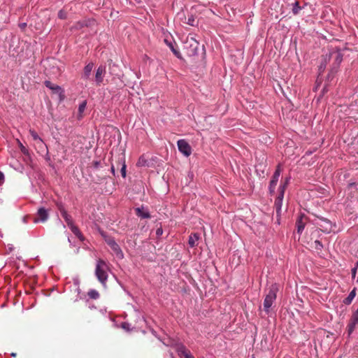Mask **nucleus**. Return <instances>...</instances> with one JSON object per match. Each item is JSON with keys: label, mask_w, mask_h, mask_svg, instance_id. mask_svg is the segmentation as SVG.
Here are the masks:
<instances>
[{"label": "nucleus", "mask_w": 358, "mask_h": 358, "mask_svg": "<svg viewBox=\"0 0 358 358\" xmlns=\"http://www.w3.org/2000/svg\"><path fill=\"white\" fill-rule=\"evenodd\" d=\"M108 271L109 266L106 261L101 259L96 260L94 274L98 280L103 287L106 286V282L108 278Z\"/></svg>", "instance_id": "nucleus-1"}, {"label": "nucleus", "mask_w": 358, "mask_h": 358, "mask_svg": "<svg viewBox=\"0 0 358 358\" xmlns=\"http://www.w3.org/2000/svg\"><path fill=\"white\" fill-rule=\"evenodd\" d=\"M280 285L278 283L272 284L269 288L264 300V310L266 313L270 311V308L272 306L273 302L277 297V293L279 291Z\"/></svg>", "instance_id": "nucleus-2"}, {"label": "nucleus", "mask_w": 358, "mask_h": 358, "mask_svg": "<svg viewBox=\"0 0 358 358\" xmlns=\"http://www.w3.org/2000/svg\"><path fill=\"white\" fill-rule=\"evenodd\" d=\"M280 173H281V169H280V165L279 164L277 166L275 171H274V173L271 177V179L270 180V182H269L268 191H269L270 194H271V195L275 193V187L278 182L279 178L280 176Z\"/></svg>", "instance_id": "nucleus-3"}, {"label": "nucleus", "mask_w": 358, "mask_h": 358, "mask_svg": "<svg viewBox=\"0 0 358 358\" xmlns=\"http://www.w3.org/2000/svg\"><path fill=\"white\" fill-rule=\"evenodd\" d=\"M317 224L322 228L323 232L329 234L332 231L334 225L329 220L322 216H317Z\"/></svg>", "instance_id": "nucleus-4"}, {"label": "nucleus", "mask_w": 358, "mask_h": 358, "mask_svg": "<svg viewBox=\"0 0 358 358\" xmlns=\"http://www.w3.org/2000/svg\"><path fill=\"white\" fill-rule=\"evenodd\" d=\"M178 150L185 157H189L192 154V148L185 139H180L177 142Z\"/></svg>", "instance_id": "nucleus-5"}, {"label": "nucleus", "mask_w": 358, "mask_h": 358, "mask_svg": "<svg viewBox=\"0 0 358 358\" xmlns=\"http://www.w3.org/2000/svg\"><path fill=\"white\" fill-rule=\"evenodd\" d=\"M176 351L180 358H194L190 351L182 343L176 345Z\"/></svg>", "instance_id": "nucleus-6"}, {"label": "nucleus", "mask_w": 358, "mask_h": 358, "mask_svg": "<svg viewBox=\"0 0 358 358\" xmlns=\"http://www.w3.org/2000/svg\"><path fill=\"white\" fill-rule=\"evenodd\" d=\"M48 217L49 214L48 210L45 208L41 207L37 211L36 217L34 219V222H45L48 220Z\"/></svg>", "instance_id": "nucleus-7"}, {"label": "nucleus", "mask_w": 358, "mask_h": 358, "mask_svg": "<svg viewBox=\"0 0 358 358\" xmlns=\"http://www.w3.org/2000/svg\"><path fill=\"white\" fill-rule=\"evenodd\" d=\"M94 20L93 19H84L76 22L72 26V29L80 30L84 27H91L94 24Z\"/></svg>", "instance_id": "nucleus-8"}, {"label": "nucleus", "mask_w": 358, "mask_h": 358, "mask_svg": "<svg viewBox=\"0 0 358 358\" xmlns=\"http://www.w3.org/2000/svg\"><path fill=\"white\" fill-rule=\"evenodd\" d=\"M57 207L61 213L62 217L67 224L68 227H69L70 226L73 224L71 216L67 213L62 203H58Z\"/></svg>", "instance_id": "nucleus-9"}, {"label": "nucleus", "mask_w": 358, "mask_h": 358, "mask_svg": "<svg viewBox=\"0 0 358 358\" xmlns=\"http://www.w3.org/2000/svg\"><path fill=\"white\" fill-rule=\"evenodd\" d=\"M106 74V66L100 65L96 70L95 73V81L97 85H100L103 80L104 76Z\"/></svg>", "instance_id": "nucleus-10"}, {"label": "nucleus", "mask_w": 358, "mask_h": 358, "mask_svg": "<svg viewBox=\"0 0 358 358\" xmlns=\"http://www.w3.org/2000/svg\"><path fill=\"white\" fill-rule=\"evenodd\" d=\"M136 214L142 219H149L151 217L150 213L147 207L141 206L135 209Z\"/></svg>", "instance_id": "nucleus-11"}, {"label": "nucleus", "mask_w": 358, "mask_h": 358, "mask_svg": "<svg viewBox=\"0 0 358 358\" xmlns=\"http://www.w3.org/2000/svg\"><path fill=\"white\" fill-rule=\"evenodd\" d=\"M164 43L167 45L168 47L171 49L173 55L178 59H182V57L180 52V51L176 48V43L174 41H170L167 38L164 39Z\"/></svg>", "instance_id": "nucleus-12"}, {"label": "nucleus", "mask_w": 358, "mask_h": 358, "mask_svg": "<svg viewBox=\"0 0 358 358\" xmlns=\"http://www.w3.org/2000/svg\"><path fill=\"white\" fill-rule=\"evenodd\" d=\"M304 219H306V217L303 214H300L296 221V226L297 228V233L301 234L306 226V222L303 221Z\"/></svg>", "instance_id": "nucleus-13"}, {"label": "nucleus", "mask_w": 358, "mask_h": 358, "mask_svg": "<svg viewBox=\"0 0 358 358\" xmlns=\"http://www.w3.org/2000/svg\"><path fill=\"white\" fill-rule=\"evenodd\" d=\"M93 68H94V63L93 62L88 63L84 67L83 73L82 75V78L84 80L90 79Z\"/></svg>", "instance_id": "nucleus-14"}, {"label": "nucleus", "mask_w": 358, "mask_h": 358, "mask_svg": "<svg viewBox=\"0 0 358 358\" xmlns=\"http://www.w3.org/2000/svg\"><path fill=\"white\" fill-rule=\"evenodd\" d=\"M190 50L188 52L189 56L196 55L198 54L199 43L193 38L190 39Z\"/></svg>", "instance_id": "nucleus-15"}, {"label": "nucleus", "mask_w": 358, "mask_h": 358, "mask_svg": "<svg viewBox=\"0 0 358 358\" xmlns=\"http://www.w3.org/2000/svg\"><path fill=\"white\" fill-rule=\"evenodd\" d=\"M44 85H45L46 87H48V89L52 90L53 92H55L56 93L62 94L64 92L62 88L60 86L52 83L50 80H45L44 82Z\"/></svg>", "instance_id": "nucleus-16"}, {"label": "nucleus", "mask_w": 358, "mask_h": 358, "mask_svg": "<svg viewBox=\"0 0 358 358\" xmlns=\"http://www.w3.org/2000/svg\"><path fill=\"white\" fill-rule=\"evenodd\" d=\"M283 199H284V196H282V194H281V195H278V196L276 197V199L275 200L274 207L275 208L277 214H280L281 212Z\"/></svg>", "instance_id": "nucleus-17"}, {"label": "nucleus", "mask_w": 358, "mask_h": 358, "mask_svg": "<svg viewBox=\"0 0 358 358\" xmlns=\"http://www.w3.org/2000/svg\"><path fill=\"white\" fill-rule=\"evenodd\" d=\"M110 248L117 258L120 259H122L124 258V253L117 243H115Z\"/></svg>", "instance_id": "nucleus-18"}, {"label": "nucleus", "mask_w": 358, "mask_h": 358, "mask_svg": "<svg viewBox=\"0 0 358 358\" xmlns=\"http://www.w3.org/2000/svg\"><path fill=\"white\" fill-rule=\"evenodd\" d=\"M199 238V236L198 234H192L189 236V239H188V244L189 245L190 248H194L196 245V242L198 241Z\"/></svg>", "instance_id": "nucleus-19"}, {"label": "nucleus", "mask_w": 358, "mask_h": 358, "mask_svg": "<svg viewBox=\"0 0 358 358\" xmlns=\"http://www.w3.org/2000/svg\"><path fill=\"white\" fill-rule=\"evenodd\" d=\"M69 228L71 229L72 233L75 234L80 241H83L84 240V237L80 231L78 227H76L74 224L70 226Z\"/></svg>", "instance_id": "nucleus-20"}, {"label": "nucleus", "mask_w": 358, "mask_h": 358, "mask_svg": "<svg viewBox=\"0 0 358 358\" xmlns=\"http://www.w3.org/2000/svg\"><path fill=\"white\" fill-rule=\"evenodd\" d=\"M356 290L357 289L356 288H354L348 294V296L343 300V303L345 304V305H350L352 300L354 299V298L356 296Z\"/></svg>", "instance_id": "nucleus-21"}, {"label": "nucleus", "mask_w": 358, "mask_h": 358, "mask_svg": "<svg viewBox=\"0 0 358 358\" xmlns=\"http://www.w3.org/2000/svg\"><path fill=\"white\" fill-rule=\"evenodd\" d=\"M29 134L35 141L38 142L43 146L44 145L43 139L38 135L36 131H35L34 129H29Z\"/></svg>", "instance_id": "nucleus-22"}, {"label": "nucleus", "mask_w": 358, "mask_h": 358, "mask_svg": "<svg viewBox=\"0 0 358 358\" xmlns=\"http://www.w3.org/2000/svg\"><path fill=\"white\" fill-rule=\"evenodd\" d=\"M120 163L122 164V168H121V175L122 176V178H125L126 177V175H127V165L125 164V159L124 158H122L120 160Z\"/></svg>", "instance_id": "nucleus-23"}, {"label": "nucleus", "mask_w": 358, "mask_h": 358, "mask_svg": "<svg viewBox=\"0 0 358 358\" xmlns=\"http://www.w3.org/2000/svg\"><path fill=\"white\" fill-rule=\"evenodd\" d=\"M301 9H302V7L300 6L299 3L298 1H295L292 4V13L294 15H297Z\"/></svg>", "instance_id": "nucleus-24"}, {"label": "nucleus", "mask_w": 358, "mask_h": 358, "mask_svg": "<svg viewBox=\"0 0 358 358\" xmlns=\"http://www.w3.org/2000/svg\"><path fill=\"white\" fill-rule=\"evenodd\" d=\"M16 141H17V145L19 146L20 151L24 155H29V150L25 146L23 145V144L21 143V141L19 139H17Z\"/></svg>", "instance_id": "nucleus-25"}, {"label": "nucleus", "mask_w": 358, "mask_h": 358, "mask_svg": "<svg viewBox=\"0 0 358 358\" xmlns=\"http://www.w3.org/2000/svg\"><path fill=\"white\" fill-rule=\"evenodd\" d=\"M136 165H137V166H146L148 165V161L143 155L141 156L138 158Z\"/></svg>", "instance_id": "nucleus-26"}, {"label": "nucleus", "mask_w": 358, "mask_h": 358, "mask_svg": "<svg viewBox=\"0 0 358 358\" xmlns=\"http://www.w3.org/2000/svg\"><path fill=\"white\" fill-rule=\"evenodd\" d=\"M86 106H87V101H83L82 103H80L79 104V106H78V115L80 117L83 116V113L85 110Z\"/></svg>", "instance_id": "nucleus-27"}, {"label": "nucleus", "mask_w": 358, "mask_h": 358, "mask_svg": "<svg viewBox=\"0 0 358 358\" xmlns=\"http://www.w3.org/2000/svg\"><path fill=\"white\" fill-rule=\"evenodd\" d=\"M88 296L93 299H97L99 297V293L96 289H90L88 292Z\"/></svg>", "instance_id": "nucleus-28"}, {"label": "nucleus", "mask_w": 358, "mask_h": 358, "mask_svg": "<svg viewBox=\"0 0 358 358\" xmlns=\"http://www.w3.org/2000/svg\"><path fill=\"white\" fill-rule=\"evenodd\" d=\"M186 23L192 27H195L197 24L195 17L193 15H190L188 16L187 21Z\"/></svg>", "instance_id": "nucleus-29"}, {"label": "nucleus", "mask_w": 358, "mask_h": 358, "mask_svg": "<svg viewBox=\"0 0 358 358\" xmlns=\"http://www.w3.org/2000/svg\"><path fill=\"white\" fill-rule=\"evenodd\" d=\"M313 247L316 250H322L323 248V245L321 241L316 240L314 241Z\"/></svg>", "instance_id": "nucleus-30"}, {"label": "nucleus", "mask_w": 358, "mask_h": 358, "mask_svg": "<svg viewBox=\"0 0 358 358\" xmlns=\"http://www.w3.org/2000/svg\"><path fill=\"white\" fill-rule=\"evenodd\" d=\"M106 243L110 246V248H111L113 245H114L116 243L115 240L114 239V238L111 237V236H109L108 238H107V239H106Z\"/></svg>", "instance_id": "nucleus-31"}, {"label": "nucleus", "mask_w": 358, "mask_h": 358, "mask_svg": "<svg viewBox=\"0 0 358 358\" xmlns=\"http://www.w3.org/2000/svg\"><path fill=\"white\" fill-rule=\"evenodd\" d=\"M287 187L285 186V185H283L282 183H281L279 186V188H278V195H281L282 196H284L285 195V189Z\"/></svg>", "instance_id": "nucleus-32"}, {"label": "nucleus", "mask_w": 358, "mask_h": 358, "mask_svg": "<svg viewBox=\"0 0 358 358\" xmlns=\"http://www.w3.org/2000/svg\"><path fill=\"white\" fill-rule=\"evenodd\" d=\"M58 17L62 20H65L67 17V13L63 10H60L58 13Z\"/></svg>", "instance_id": "nucleus-33"}, {"label": "nucleus", "mask_w": 358, "mask_h": 358, "mask_svg": "<svg viewBox=\"0 0 358 358\" xmlns=\"http://www.w3.org/2000/svg\"><path fill=\"white\" fill-rule=\"evenodd\" d=\"M342 61H343V55L341 53H338L336 55V57L335 59V62L338 66L341 63Z\"/></svg>", "instance_id": "nucleus-34"}, {"label": "nucleus", "mask_w": 358, "mask_h": 358, "mask_svg": "<svg viewBox=\"0 0 358 358\" xmlns=\"http://www.w3.org/2000/svg\"><path fill=\"white\" fill-rule=\"evenodd\" d=\"M36 145L38 147V148L41 150H48V146L47 145L44 143V145H41V143H39L38 142H36Z\"/></svg>", "instance_id": "nucleus-35"}, {"label": "nucleus", "mask_w": 358, "mask_h": 358, "mask_svg": "<svg viewBox=\"0 0 358 358\" xmlns=\"http://www.w3.org/2000/svg\"><path fill=\"white\" fill-rule=\"evenodd\" d=\"M357 268H358V262L356 263V266L354 268H352V270H351V273H352V278H355Z\"/></svg>", "instance_id": "nucleus-36"}, {"label": "nucleus", "mask_w": 358, "mask_h": 358, "mask_svg": "<svg viewBox=\"0 0 358 358\" xmlns=\"http://www.w3.org/2000/svg\"><path fill=\"white\" fill-rule=\"evenodd\" d=\"M348 187L350 189L355 188L357 191H358V183H357V182H350L348 185Z\"/></svg>", "instance_id": "nucleus-37"}, {"label": "nucleus", "mask_w": 358, "mask_h": 358, "mask_svg": "<svg viewBox=\"0 0 358 358\" xmlns=\"http://www.w3.org/2000/svg\"><path fill=\"white\" fill-rule=\"evenodd\" d=\"M122 328L127 331H129L130 330V324L127 322H123V323H122Z\"/></svg>", "instance_id": "nucleus-38"}, {"label": "nucleus", "mask_w": 358, "mask_h": 358, "mask_svg": "<svg viewBox=\"0 0 358 358\" xmlns=\"http://www.w3.org/2000/svg\"><path fill=\"white\" fill-rule=\"evenodd\" d=\"M163 234V229L162 227L157 228L156 230V236L160 237Z\"/></svg>", "instance_id": "nucleus-39"}, {"label": "nucleus", "mask_w": 358, "mask_h": 358, "mask_svg": "<svg viewBox=\"0 0 358 358\" xmlns=\"http://www.w3.org/2000/svg\"><path fill=\"white\" fill-rule=\"evenodd\" d=\"M101 166V162L99 161L93 162V166L95 169H99Z\"/></svg>", "instance_id": "nucleus-40"}, {"label": "nucleus", "mask_w": 358, "mask_h": 358, "mask_svg": "<svg viewBox=\"0 0 358 358\" xmlns=\"http://www.w3.org/2000/svg\"><path fill=\"white\" fill-rule=\"evenodd\" d=\"M100 234L103 238L104 241H106V239L109 237V236H108L106 233L103 231H100Z\"/></svg>", "instance_id": "nucleus-41"}, {"label": "nucleus", "mask_w": 358, "mask_h": 358, "mask_svg": "<svg viewBox=\"0 0 358 358\" xmlns=\"http://www.w3.org/2000/svg\"><path fill=\"white\" fill-rule=\"evenodd\" d=\"M289 180H290V178L287 177L285 179V181L282 182V184L287 187L289 183Z\"/></svg>", "instance_id": "nucleus-42"}, {"label": "nucleus", "mask_w": 358, "mask_h": 358, "mask_svg": "<svg viewBox=\"0 0 358 358\" xmlns=\"http://www.w3.org/2000/svg\"><path fill=\"white\" fill-rule=\"evenodd\" d=\"M45 159L47 162H50V157L49 155V152L48 150H46L45 152Z\"/></svg>", "instance_id": "nucleus-43"}, {"label": "nucleus", "mask_w": 358, "mask_h": 358, "mask_svg": "<svg viewBox=\"0 0 358 358\" xmlns=\"http://www.w3.org/2000/svg\"><path fill=\"white\" fill-rule=\"evenodd\" d=\"M110 172L112 173V174L115 176V167L113 165H112L111 168H110Z\"/></svg>", "instance_id": "nucleus-44"}, {"label": "nucleus", "mask_w": 358, "mask_h": 358, "mask_svg": "<svg viewBox=\"0 0 358 358\" xmlns=\"http://www.w3.org/2000/svg\"><path fill=\"white\" fill-rule=\"evenodd\" d=\"M3 178H4L3 174L1 172H0V185L3 182Z\"/></svg>", "instance_id": "nucleus-45"}, {"label": "nucleus", "mask_w": 358, "mask_h": 358, "mask_svg": "<svg viewBox=\"0 0 358 358\" xmlns=\"http://www.w3.org/2000/svg\"><path fill=\"white\" fill-rule=\"evenodd\" d=\"M169 355H170V357H171V358H175V357H174V355H173V352H169Z\"/></svg>", "instance_id": "nucleus-46"}, {"label": "nucleus", "mask_w": 358, "mask_h": 358, "mask_svg": "<svg viewBox=\"0 0 358 358\" xmlns=\"http://www.w3.org/2000/svg\"><path fill=\"white\" fill-rule=\"evenodd\" d=\"M23 222H27V220H26V217H25L23 218Z\"/></svg>", "instance_id": "nucleus-47"}, {"label": "nucleus", "mask_w": 358, "mask_h": 358, "mask_svg": "<svg viewBox=\"0 0 358 358\" xmlns=\"http://www.w3.org/2000/svg\"><path fill=\"white\" fill-rule=\"evenodd\" d=\"M26 26V23H24L22 24V27H25Z\"/></svg>", "instance_id": "nucleus-48"}, {"label": "nucleus", "mask_w": 358, "mask_h": 358, "mask_svg": "<svg viewBox=\"0 0 358 358\" xmlns=\"http://www.w3.org/2000/svg\"><path fill=\"white\" fill-rule=\"evenodd\" d=\"M11 356L15 357V353H12V354H11Z\"/></svg>", "instance_id": "nucleus-49"}, {"label": "nucleus", "mask_w": 358, "mask_h": 358, "mask_svg": "<svg viewBox=\"0 0 358 358\" xmlns=\"http://www.w3.org/2000/svg\"><path fill=\"white\" fill-rule=\"evenodd\" d=\"M357 282H358V276H357Z\"/></svg>", "instance_id": "nucleus-50"}, {"label": "nucleus", "mask_w": 358, "mask_h": 358, "mask_svg": "<svg viewBox=\"0 0 358 358\" xmlns=\"http://www.w3.org/2000/svg\"><path fill=\"white\" fill-rule=\"evenodd\" d=\"M1 202H2V201H1V200L0 199V203H1Z\"/></svg>", "instance_id": "nucleus-51"}, {"label": "nucleus", "mask_w": 358, "mask_h": 358, "mask_svg": "<svg viewBox=\"0 0 358 358\" xmlns=\"http://www.w3.org/2000/svg\"><path fill=\"white\" fill-rule=\"evenodd\" d=\"M252 358H254V357H252Z\"/></svg>", "instance_id": "nucleus-52"}]
</instances>
